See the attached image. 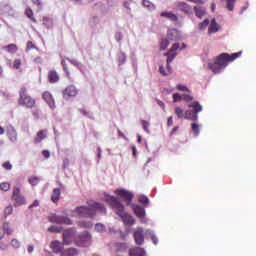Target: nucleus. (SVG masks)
<instances>
[{"label": "nucleus", "mask_w": 256, "mask_h": 256, "mask_svg": "<svg viewBox=\"0 0 256 256\" xmlns=\"http://www.w3.org/2000/svg\"><path fill=\"white\" fill-rule=\"evenodd\" d=\"M241 56V52H236L231 55L227 53H222L218 57L214 59V62L208 63L209 69L213 71L215 74L221 73L229 63L235 61V59H239Z\"/></svg>", "instance_id": "obj_1"}, {"label": "nucleus", "mask_w": 256, "mask_h": 256, "mask_svg": "<svg viewBox=\"0 0 256 256\" xmlns=\"http://www.w3.org/2000/svg\"><path fill=\"white\" fill-rule=\"evenodd\" d=\"M107 203L110 207L115 211L116 215L121 217L122 221L126 225H135V218L131 216L129 213L125 212V206L121 204V201L117 199L115 196H109L107 198Z\"/></svg>", "instance_id": "obj_2"}, {"label": "nucleus", "mask_w": 256, "mask_h": 256, "mask_svg": "<svg viewBox=\"0 0 256 256\" xmlns=\"http://www.w3.org/2000/svg\"><path fill=\"white\" fill-rule=\"evenodd\" d=\"M87 205L88 206L77 207L75 209V213H77L79 217H89L90 219H93V217H95L97 211H100V213H107V209L101 203L89 200L87 202Z\"/></svg>", "instance_id": "obj_3"}, {"label": "nucleus", "mask_w": 256, "mask_h": 256, "mask_svg": "<svg viewBox=\"0 0 256 256\" xmlns=\"http://www.w3.org/2000/svg\"><path fill=\"white\" fill-rule=\"evenodd\" d=\"M187 45L185 43L182 44V46L179 43H174L170 50L166 52L164 55L167 57L166 60V67L167 71H165V68L163 66L159 67V71L163 77H167L173 73V68L171 67V63H173V59L177 57V52L176 51H183V49H186Z\"/></svg>", "instance_id": "obj_4"}, {"label": "nucleus", "mask_w": 256, "mask_h": 256, "mask_svg": "<svg viewBox=\"0 0 256 256\" xmlns=\"http://www.w3.org/2000/svg\"><path fill=\"white\" fill-rule=\"evenodd\" d=\"M18 105L26 107L27 109H33L35 107V100L27 93V88L22 87L19 92Z\"/></svg>", "instance_id": "obj_5"}, {"label": "nucleus", "mask_w": 256, "mask_h": 256, "mask_svg": "<svg viewBox=\"0 0 256 256\" xmlns=\"http://www.w3.org/2000/svg\"><path fill=\"white\" fill-rule=\"evenodd\" d=\"M114 193L115 195H117V197L121 198L122 201H125L127 205H131V202L133 201V197H135V195H133V192L129 190H125L123 188L116 189Z\"/></svg>", "instance_id": "obj_6"}, {"label": "nucleus", "mask_w": 256, "mask_h": 256, "mask_svg": "<svg viewBox=\"0 0 256 256\" xmlns=\"http://www.w3.org/2000/svg\"><path fill=\"white\" fill-rule=\"evenodd\" d=\"M77 231L74 228L66 229L62 233L63 245H71L75 241Z\"/></svg>", "instance_id": "obj_7"}, {"label": "nucleus", "mask_w": 256, "mask_h": 256, "mask_svg": "<svg viewBox=\"0 0 256 256\" xmlns=\"http://www.w3.org/2000/svg\"><path fill=\"white\" fill-rule=\"evenodd\" d=\"M50 223H56L57 225H73V221L67 216H59L57 214H52L48 217Z\"/></svg>", "instance_id": "obj_8"}, {"label": "nucleus", "mask_w": 256, "mask_h": 256, "mask_svg": "<svg viewBox=\"0 0 256 256\" xmlns=\"http://www.w3.org/2000/svg\"><path fill=\"white\" fill-rule=\"evenodd\" d=\"M175 7L178 11H181V13H184V15H187L188 17L193 15V7L187 2H176Z\"/></svg>", "instance_id": "obj_9"}, {"label": "nucleus", "mask_w": 256, "mask_h": 256, "mask_svg": "<svg viewBox=\"0 0 256 256\" xmlns=\"http://www.w3.org/2000/svg\"><path fill=\"white\" fill-rule=\"evenodd\" d=\"M134 241L136 245L141 247L143 243H145V232L143 231V228L138 227L134 231Z\"/></svg>", "instance_id": "obj_10"}, {"label": "nucleus", "mask_w": 256, "mask_h": 256, "mask_svg": "<svg viewBox=\"0 0 256 256\" xmlns=\"http://www.w3.org/2000/svg\"><path fill=\"white\" fill-rule=\"evenodd\" d=\"M12 199L15 200L18 207H20V205H25V196L21 195V190L18 187L13 189Z\"/></svg>", "instance_id": "obj_11"}, {"label": "nucleus", "mask_w": 256, "mask_h": 256, "mask_svg": "<svg viewBox=\"0 0 256 256\" xmlns=\"http://www.w3.org/2000/svg\"><path fill=\"white\" fill-rule=\"evenodd\" d=\"M77 93H79V91L77 90L75 85H69L62 91L64 99H71V97H77Z\"/></svg>", "instance_id": "obj_12"}, {"label": "nucleus", "mask_w": 256, "mask_h": 256, "mask_svg": "<svg viewBox=\"0 0 256 256\" xmlns=\"http://www.w3.org/2000/svg\"><path fill=\"white\" fill-rule=\"evenodd\" d=\"M50 249L53 251V253L59 255V253H63V243H61L59 240H54L50 243Z\"/></svg>", "instance_id": "obj_13"}, {"label": "nucleus", "mask_w": 256, "mask_h": 256, "mask_svg": "<svg viewBox=\"0 0 256 256\" xmlns=\"http://www.w3.org/2000/svg\"><path fill=\"white\" fill-rule=\"evenodd\" d=\"M42 98L49 105L51 109H55V99H53V95L50 92L46 91L42 94Z\"/></svg>", "instance_id": "obj_14"}, {"label": "nucleus", "mask_w": 256, "mask_h": 256, "mask_svg": "<svg viewBox=\"0 0 256 256\" xmlns=\"http://www.w3.org/2000/svg\"><path fill=\"white\" fill-rule=\"evenodd\" d=\"M192 11H194L195 16L198 19H203V17H205V15H207V8H205L203 6H194V8H192Z\"/></svg>", "instance_id": "obj_15"}, {"label": "nucleus", "mask_w": 256, "mask_h": 256, "mask_svg": "<svg viewBox=\"0 0 256 256\" xmlns=\"http://www.w3.org/2000/svg\"><path fill=\"white\" fill-rule=\"evenodd\" d=\"M160 17L169 19L173 23H177V21H179V17L173 12H167V11L161 12Z\"/></svg>", "instance_id": "obj_16"}, {"label": "nucleus", "mask_w": 256, "mask_h": 256, "mask_svg": "<svg viewBox=\"0 0 256 256\" xmlns=\"http://www.w3.org/2000/svg\"><path fill=\"white\" fill-rule=\"evenodd\" d=\"M129 256H145V249L141 247H132L129 249Z\"/></svg>", "instance_id": "obj_17"}, {"label": "nucleus", "mask_w": 256, "mask_h": 256, "mask_svg": "<svg viewBox=\"0 0 256 256\" xmlns=\"http://www.w3.org/2000/svg\"><path fill=\"white\" fill-rule=\"evenodd\" d=\"M43 139H47V130H40L36 136L34 137V143L35 145L41 143Z\"/></svg>", "instance_id": "obj_18"}, {"label": "nucleus", "mask_w": 256, "mask_h": 256, "mask_svg": "<svg viewBox=\"0 0 256 256\" xmlns=\"http://www.w3.org/2000/svg\"><path fill=\"white\" fill-rule=\"evenodd\" d=\"M132 209L137 217L140 219H143L145 217V208L139 206V205H132Z\"/></svg>", "instance_id": "obj_19"}, {"label": "nucleus", "mask_w": 256, "mask_h": 256, "mask_svg": "<svg viewBox=\"0 0 256 256\" xmlns=\"http://www.w3.org/2000/svg\"><path fill=\"white\" fill-rule=\"evenodd\" d=\"M219 29H220V26L217 24V20H215V18H213L208 27V35H213V33H217V31H219Z\"/></svg>", "instance_id": "obj_20"}, {"label": "nucleus", "mask_w": 256, "mask_h": 256, "mask_svg": "<svg viewBox=\"0 0 256 256\" xmlns=\"http://www.w3.org/2000/svg\"><path fill=\"white\" fill-rule=\"evenodd\" d=\"M184 119H188V121H197L199 119V115H197L193 110H186L184 112Z\"/></svg>", "instance_id": "obj_21"}, {"label": "nucleus", "mask_w": 256, "mask_h": 256, "mask_svg": "<svg viewBox=\"0 0 256 256\" xmlns=\"http://www.w3.org/2000/svg\"><path fill=\"white\" fill-rule=\"evenodd\" d=\"M13 13V7L9 4H1L0 5V14L1 15H11Z\"/></svg>", "instance_id": "obj_22"}, {"label": "nucleus", "mask_w": 256, "mask_h": 256, "mask_svg": "<svg viewBox=\"0 0 256 256\" xmlns=\"http://www.w3.org/2000/svg\"><path fill=\"white\" fill-rule=\"evenodd\" d=\"M188 107L190 109H193L192 111L194 113H196L197 115H199V113H201V111H203V106H201V104L197 101H194L191 104H188Z\"/></svg>", "instance_id": "obj_23"}, {"label": "nucleus", "mask_w": 256, "mask_h": 256, "mask_svg": "<svg viewBox=\"0 0 256 256\" xmlns=\"http://www.w3.org/2000/svg\"><path fill=\"white\" fill-rule=\"evenodd\" d=\"M166 39L168 41H179V32L176 29L169 30Z\"/></svg>", "instance_id": "obj_24"}, {"label": "nucleus", "mask_w": 256, "mask_h": 256, "mask_svg": "<svg viewBox=\"0 0 256 256\" xmlns=\"http://www.w3.org/2000/svg\"><path fill=\"white\" fill-rule=\"evenodd\" d=\"M48 80L51 83H57V81H59V74L57 73V71L52 70L48 73Z\"/></svg>", "instance_id": "obj_25"}, {"label": "nucleus", "mask_w": 256, "mask_h": 256, "mask_svg": "<svg viewBox=\"0 0 256 256\" xmlns=\"http://www.w3.org/2000/svg\"><path fill=\"white\" fill-rule=\"evenodd\" d=\"M61 198V190L59 188H55L52 192L51 201L53 203H57Z\"/></svg>", "instance_id": "obj_26"}, {"label": "nucleus", "mask_w": 256, "mask_h": 256, "mask_svg": "<svg viewBox=\"0 0 256 256\" xmlns=\"http://www.w3.org/2000/svg\"><path fill=\"white\" fill-rule=\"evenodd\" d=\"M60 255H62V256H76L77 255V249L67 248L65 250H62Z\"/></svg>", "instance_id": "obj_27"}, {"label": "nucleus", "mask_w": 256, "mask_h": 256, "mask_svg": "<svg viewBox=\"0 0 256 256\" xmlns=\"http://www.w3.org/2000/svg\"><path fill=\"white\" fill-rule=\"evenodd\" d=\"M25 15L26 17H28V19L31 20L32 23H37V19H35V16L33 14V9H31V7L26 8Z\"/></svg>", "instance_id": "obj_28"}, {"label": "nucleus", "mask_w": 256, "mask_h": 256, "mask_svg": "<svg viewBox=\"0 0 256 256\" xmlns=\"http://www.w3.org/2000/svg\"><path fill=\"white\" fill-rule=\"evenodd\" d=\"M169 45H170L169 39H167V38H162V39L159 41L160 51H165V49H167V47H169Z\"/></svg>", "instance_id": "obj_29"}, {"label": "nucleus", "mask_w": 256, "mask_h": 256, "mask_svg": "<svg viewBox=\"0 0 256 256\" xmlns=\"http://www.w3.org/2000/svg\"><path fill=\"white\" fill-rule=\"evenodd\" d=\"M2 229L6 235H13V228H11V225H9V222H4Z\"/></svg>", "instance_id": "obj_30"}, {"label": "nucleus", "mask_w": 256, "mask_h": 256, "mask_svg": "<svg viewBox=\"0 0 256 256\" xmlns=\"http://www.w3.org/2000/svg\"><path fill=\"white\" fill-rule=\"evenodd\" d=\"M143 6L148 9V11H155V4L149 0H143Z\"/></svg>", "instance_id": "obj_31"}, {"label": "nucleus", "mask_w": 256, "mask_h": 256, "mask_svg": "<svg viewBox=\"0 0 256 256\" xmlns=\"http://www.w3.org/2000/svg\"><path fill=\"white\" fill-rule=\"evenodd\" d=\"M235 3H237V0H226V9L233 11V9H235Z\"/></svg>", "instance_id": "obj_32"}, {"label": "nucleus", "mask_w": 256, "mask_h": 256, "mask_svg": "<svg viewBox=\"0 0 256 256\" xmlns=\"http://www.w3.org/2000/svg\"><path fill=\"white\" fill-rule=\"evenodd\" d=\"M78 227H81L83 229H91V227H93V223L89 221H82L78 223Z\"/></svg>", "instance_id": "obj_33"}, {"label": "nucleus", "mask_w": 256, "mask_h": 256, "mask_svg": "<svg viewBox=\"0 0 256 256\" xmlns=\"http://www.w3.org/2000/svg\"><path fill=\"white\" fill-rule=\"evenodd\" d=\"M138 201L139 203H141V205H144V207H147V205H149V198L145 195H140Z\"/></svg>", "instance_id": "obj_34"}, {"label": "nucleus", "mask_w": 256, "mask_h": 256, "mask_svg": "<svg viewBox=\"0 0 256 256\" xmlns=\"http://www.w3.org/2000/svg\"><path fill=\"white\" fill-rule=\"evenodd\" d=\"M209 19H205L204 21L200 22L198 24V29L200 31H204V29H207V27H209Z\"/></svg>", "instance_id": "obj_35"}, {"label": "nucleus", "mask_w": 256, "mask_h": 256, "mask_svg": "<svg viewBox=\"0 0 256 256\" xmlns=\"http://www.w3.org/2000/svg\"><path fill=\"white\" fill-rule=\"evenodd\" d=\"M30 185H32L33 187H35V185H39V181H41V179L37 176H31L28 179Z\"/></svg>", "instance_id": "obj_36"}, {"label": "nucleus", "mask_w": 256, "mask_h": 256, "mask_svg": "<svg viewBox=\"0 0 256 256\" xmlns=\"http://www.w3.org/2000/svg\"><path fill=\"white\" fill-rule=\"evenodd\" d=\"M175 115L178 117V119H183V117L185 118V112H183V109H181V107L175 108Z\"/></svg>", "instance_id": "obj_37"}, {"label": "nucleus", "mask_w": 256, "mask_h": 256, "mask_svg": "<svg viewBox=\"0 0 256 256\" xmlns=\"http://www.w3.org/2000/svg\"><path fill=\"white\" fill-rule=\"evenodd\" d=\"M10 245L13 247V249H19V247H21V241H19L17 238H13Z\"/></svg>", "instance_id": "obj_38"}, {"label": "nucleus", "mask_w": 256, "mask_h": 256, "mask_svg": "<svg viewBox=\"0 0 256 256\" xmlns=\"http://www.w3.org/2000/svg\"><path fill=\"white\" fill-rule=\"evenodd\" d=\"M4 49L6 51H8L9 53H15L17 51V45L16 44H9V45L5 46Z\"/></svg>", "instance_id": "obj_39"}, {"label": "nucleus", "mask_w": 256, "mask_h": 256, "mask_svg": "<svg viewBox=\"0 0 256 256\" xmlns=\"http://www.w3.org/2000/svg\"><path fill=\"white\" fill-rule=\"evenodd\" d=\"M61 65L66 73L67 78L71 79V73L69 72V68L67 67V62H65V60H62Z\"/></svg>", "instance_id": "obj_40"}, {"label": "nucleus", "mask_w": 256, "mask_h": 256, "mask_svg": "<svg viewBox=\"0 0 256 256\" xmlns=\"http://www.w3.org/2000/svg\"><path fill=\"white\" fill-rule=\"evenodd\" d=\"M181 101H183V95H181L179 93H174L173 94V102L174 103H181Z\"/></svg>", "instance_id": "obj_41"}, {"label": "nucleus", "mask_w": 256, "mask_h": 256, "mask_svg": "<svg viewBox=\"0 0 256 256\" xmlns=\"http://www.w3.org/2000/svg\"><path fill=\"white\" fill-rule=\"evenodd\" d=\"M13 214V206H7L5 209H4V217H9V215H12Z\"/></svg>", "instance_id": "obj_42"}, {"label": "nucleus", "mask_w": 256, "mask_h": 256, "mask_svg": "<svg viewBox=\"0 0 256 256\" xmlns=\"http://www.w3.org/2000/svg\"><path fill=\"white\" fill-rule=\"evenodd\" d=\"M176 89L178 91H183V92L189 93V88L183 84H177Z\"/></svg>", "instance_id": "obj_43"}, {"label": "nucleus", "mask_w": 256, "mask_h": 256, "mask_svg": "<svg viewBox=\"0 0 256 256\" xmlns=\"http://www.w3.org/2000/svg\"><path fill=\"white\" fill-rule=\"evenodd\" d=\"M95 231H97L98 233H103V231H105V225L101 223L96 224Z\"/></svg>", "instance_id": "obj_44"}, {"label": "nucleus", "mask_w": 256, "mask_h": 256, "mask_svg": "<svg viewBox=\"0 0 256 256\" xmlns=\"http://www.w3.org/2000/svg\"><path fill=\"white\" fill-rule=\"evenodd\" d=\"M0 189L2 191H9V189H11V184L4 182L0 184Z\"/></svg>", "instance_id": "obj_45"}, {"label": "nucleus", "mask_w": 256, "mask_h": 256, "mask_svg": "<svg viewBox=\"0 0 256 256\" xmlns=\"http://www.w3.org/2000/svg\"><path fill=\"white\" fill-rule=\"evenodd\" d=\"M0 249L1 251H8L9 250V244L5 241L0 240Z\"/></svg>", "instance_id": "obj_46"}, {"label": "nucleus", "mask_w": 256, "mask_h": 256, "mask_svg": "<svg viewBox=\"0 0 256 256\" xmlns=\"http://www.w3.org/2000/svg\"><path fill=\"white\" fill-rule=\"evenodd\" d=\"M192 131L195 136H199V125L197 123H192Z\"/></svg>", "instance_id": "obj_47"}, {"label": "nucleus", "mask_w": 256, "mask_h": 256, "mask_svg": "<svg viewBox=\"0 0 256 256\" xmlns=\"http://www.w3.org/2000/svg\"><path fill=\"white\" fill-rule=\"evenodd\" d=\"M147 233L150 235L151 240L154 243V245H157V243H159V239L157 238V236H155V234H153V232H151V231H148Z\"/></svg>", "instance_id": "obj_48"}, {"label": "nucleus", "mask_w": 256, "mask_h": 256, "mask_svg": "<svg viewBox=\"0 0 256 256\" xmlns=\"http://www.w3.org/2000/svg\"><path fill=\"white\" fill-rule=\"evenodd\" d=\"M3 169H6V171H11L13 169V165H11V162L6 161L2 164Z\"/></svg>", "instance_id": "obj_49"}, {"label": "nucleus", "mask_w": 256, "mask_h": 256, "mask_svg": "<svg viewBox=\"0 0 256 256\" xmlns=\"http://www.w3.org/2000/svg\"><path fill=\"white\" fill-rule=\"evenodd\" d=\"M182 99H183V101H186V103H189V102L193 101V96H191L189 94H183Z\"/></svg>", "instance_id": "obj_50"}, {"label": "nucleus", "mask_w": 256, "mask_h": 256, "mask_svg": "<svg viewBox=\"0 0 256 256\" xmlns=\"http://www.w3.org/2000/svg\"><path fill=\"white\" fill-rule=\"evenodd\" d=\"M14 69H21V59H15L13 62Z\"/></svg>", "instance_id": "obj_51"}, {"label": "nucleus", "mask_w": 256, "mask_h": 256, "mask_svg": "<svg viewBox=\"0 0 256 256\" xmlns=\"http://www.w3.org/2000/svg\"><path fill=\"white\" fill-rule=\"evenodd\" d=\"M141 123H142V127H143L144 131H146V133H149V122L142 120Z\"/></svg>", "instance_id": "obj_52"}, {"label": "nucleus", "mask_w": 256, "mask_h": 256, "mask_svg": "<svg viewBox=\"0 0 256 256\" xmlns=\"http://www.w3.org/2000/svg\"><path fill=\"white\" fill-rule=\"evenodd\" d=\"M48 231H49L50 233H60V232H61V230L59 229V227H56V226H51V227H49V228H48Z\"/></svg>", "instance_id": "obj_53"}, {"label": "nucleus", "mask_w": 256, "mask_h": 256, "mask_svg": "<svg viewBox=\"0 0 256 256\" xmlns=\"http://www.w3.org/2000/svg\"><path fill=\"white\" fill-rule=\"evenodd\" d=\"M31 49H37V47H35V44H33L32 41H28L26 51H31Z\"/></svg>", "instance_id": "obj_54"}, {"label": "nucleus", "mask_w": 256, "mask_h": 256, "mask_svg": "<svg viewBox=\"0 0 256 256\" xmlns=\"http://www.w3.org/2000/svg\"><path fill=\"white\" fill-rule=\"evenodd\" d=\"M125 60H126L125 53H120V54L118 55V61H119V63H120V64H123V63L125 62Z\"/></svg>", "instance_id": "obj_55"}, {"label": "nucleus", "mask_w": 256, "mask_h": 256, "mask_svg": "<svg viewBox=\"0 0 256 256\" xmlns=\"http://www.w3.org/2000/svg\"><path fill=\"white\" fill-rule=\"evenodd\" d=\"M42 155L43 157H45V159H49V157H51V153L49 152V150H43Z\"/></svg>", "instance_id": "obj_56"}, {"label": "nucleus", "mask_w": 256, "mask_h": 256, "mask_svg": "<svg viewBox=\"0 0 256 256\" xmlns=\"http://www.w3.org/2000/svg\"><path fill=\"white\" fill-rule=\"evenodd\" d=\"M67 61H69V63H71V65H74V67H79V62L77 60H71V59L67 58Z\"/></svg>", "instance_id": "obj_57"}, {"label": "nucleus", "mask_w": 256, "mask_h": 256, "mask_svg": "<svg viewBox=\"0 0 256 256\" xmlns=\"http://www.w3.org/2000/svg\"><path fill=\"white\" fill-rule=\"evenodd\" d=\"M189 3H196L197 5H203L205 3L203 0H187Z\"/></svg>", "instance_id": "obj_58"}, {"label": "nucleus", "mask_w": 256, "mask_h": 256, "mask_svg": "<svg viewBox=\"0 0 256 256\" xmlns=\"http://www.w3.org/2000/svg\"><path fill=\"white\" fill-rule=\"evenodd\" d=\"M79 112L84 115V117H89V112L85 109H79Z\"/></svg>", "instance_id": "obj_59"}, {"label": "nucleus", "mask_w": 256, "mask_h": 256, "mask_svg": "<svg viewBox=\"0 0 256 256\" xmlns=\"http://www.w3.org/2000/svg\"><path fill=\"white\" fill-rule=\"evenodd\" d=\"M33 207H39V201L35 200L30 206L29 209H33Z\"/></svg>", "instance_id": "obj_60"}, {"label": "nucleus", "mask_w": 256, "mask_h": 256, "mask_svg": "<svg viewBox=\"0 0 256 256\" xmlns=\"http://www.w3.org/2000/svg\"><path fill=\"white\" fill-rule=\"evenodd\" d=\"M173 125V116H170L167 121V126L171 127Z\"/></svg>", "instance_id": "obj_61"}, {"label": "nucleus", "mask_w": 256, "mask_h": 256, "mask_svg": "<svg viewBox=\"0 0 256 256\" xmlns=\"http://www.w3.org/2000/svg\"><path fill=\"white\" fill-rule=\"evenodd\" d=\"M34 62L37 63L38 65H41V63H43V59H41V57H36L34 59Z\"/></svg>", "instance_id": "obj_62"}, {"label": "nucleus", "mask_w": 256, "mask_h": 256, "mask_svg": "<svg viewBox=\"0 0 256 256\" xmlns=\"http://www.w3.org/2000/svg\"><path fill=\"white\" fill-rule=\"evenodd\" d=\"M32 3L34 5H37V7H41V5H42L41 0H32Z\"/></svg>", "instance_id": "obj_63"}, {"label": "nucleus", "mask_w": 256, "mask_h": 256, "mask_svg": "<svg viewBox=\"0 0 256 256\" xmlns=\"http://www.w3.org/2000/svg\"><path fill=\"white\" fill-rule=\"evenodd\" d=\"M35 247L33 245L28 246V253H32L34 251Z\"/></svg>", "instance_id": "obj_64"}]
</instances>
